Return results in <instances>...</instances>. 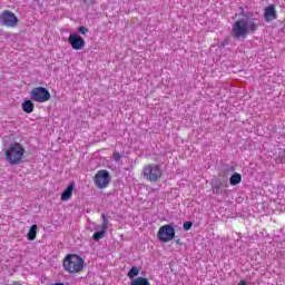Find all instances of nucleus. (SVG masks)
I'll return each mask as SVG.
<instances>
[{
  "instance_id": "nucleus-1",
  "label": "nucleus",
  "mask_w": 285,
  "mask_h": 285,
  "mask_svg": "<svg viewBox=\"0 0 285 285\" xmlns=\"http://www.w3.org/2000/svg\"><path fill=\"white\" fill-rule=\"evenodd\" d=\"M258 28L257 19L248 17L240 18L232 27V37L234 39H246L248 35H255Z\"/></svg>"
},
{
  "instance_id": "nucleus-2",
  "label": "nucleus",
  "mask_w": 285,
  "mask_h": 285,
  "mask_svg": "<svg viewBox=\"0 0 285 285\" xmlns=\"http://www.w3.org/2000/svg\"><path fill=\"white\" fill-rule=\"evenodd\" d=\"M23 155H26V148L19 142L10 144L9 148L4 150V159L12 166L21 164L23 161Z\"/></svg>"
},
{
  "instance_id": "nucleus-3",
  "label": "nucleus",
  "mask_w": 285,
  "mask_h": 285,
  "mask_svg": "<svg viewBox=\"0 0 285 285\" xmlns=\"http://www.w3.org/2000/svg\"><path fill=\"white\" fill-rule=\"evenodd\" d=\"M62 266L66 273L70 275L81 273L83 271V258L77 254H68L62 261Z\"/></svg>"
},
{
  "instance_id": "nucleus-4",
  "label": "nucleus",
  "mask_w": 285,
  "mask_h": 285,
  "mask_svg": "<svg viewBox=\"0 0 285 285\" xmlns=\"http://www.w3.org/2000/svg\"><path fill=\"white\" fill-rule=\"evenodd\" d=\"M30 99L38 104H46V101H50V91L45 87H35L30 91Z\"/></svg>"
},
{
  "instance_id": "nucleus-5",
  "label": "nucleus",
  "mask_w": 285,
  "mask_h": 285,
  "mask_svg": "<svg viewBox=\"0 0 285 285\" xmlns=\"http://www.w3.org/2000/svg\"><path fill=\"white\" fill-rule=\"evenodd\" d=\"M176 230L173 225L167 224L159 227L157 233V238L159 242H163L164 244H168V242H173L175 239Z\"/></svg>"
},
{
  "instance_id": "nucleus-6",
  "label": "nucleus",
  "mask_w": 285,
  "mask_h": 285,
  "mask_svg": "<svg viewBox=\"0 0 285 285\" xmlns=\"http://www.w3.org/2000/svg\"><path fill=\"white\" fill-rule=\"evenodd\" d=\"M19 23V18L10 10H4L0 14V26H6L7 28H17Z\"/></svg>"
},
{
  "instance_id": "nucleus-7",
  "label": "nucleus",
  "mask_w": 285,
  "mask_h": 285,
  "mask_svg": "<svg viewBox=\"0 0 285 285\" xmlns=\"http://www.w3.org/2000/svg\"><path fill=\"white\" fill-rule=\"evenodd\" d=\"M161 167L156 164L146 165L142 169V177L145 179H161Z\"/></svg>"
},
{
  "instance_id": "nucleus-8",
  "label": "nucleus",
  "mask_w": 285,
  "mask_h": 285,
  "mask_svg": "<svg viewBox=\"0 0 285 285\" xmlns=\"http://www.w3.org/2000/svg\"><path fill=\"white\" fill-rule=\"evenodd\" d=\"M68 43L72 50H83L86 48V40L79 33H71L68 38Z\"/></svg>"
},
{
  "instance_id": "nucleus-9",
  "label": "nucleus",
  "mask_w": 285,
  "mask_h": 285,
  "mask_svg": "<svg viewBox=\"0 0 285 285\" xmlns=\"http://www.w3.org/2000/svg\"><path fill=\"white\" fill-rule=\"evenodd\" d=\"M224 188H228V180L215 179L212 181V190L214 195H222Z\"/></svg>"
},
{
  "instance_id": "nucleus-10",
  "label": "nucleus",
  "mask_w": 285,
  "mask_h": 285,
  "mask_svg": "<svg viewBox=\"0 0 285 285\" xmlns=\"http://www.w3.org/2000/svg\"><path fill=\"white\" fill-rule=\"evenodd\" d=\"M264 19L267 23H271V21H275L277 19V11L275 10V6H268L265 9Z\"/></svg>"
},
{
  "instance_id": "nucleus-11",
  "label": "nucleus",
  "mask_w": 285,
  "mask_h": 285,
  "mask_svg": "<svg viewBox=\"0 0 285 285\" xmlns=\"http://www.w3.org/2000/svg\"><path fill=\"white\" fill-rule=\"evenodd\" d=\"M73 190H75V181H71L65 189V193L61 194L60 196L61 202L70 200V198L72 197Z\"/></svg>"
},
{
  "instance_id": "nucleus-12",
  "label": "nucleus",
  "mask_w": 285,
  "mask_h": 285,
  "mask_svg": "<svg viewBox=\"0 0 285 285\" xmlns=\"http://www.w3.org/2000/svg\"><path fill=\"white\" fill-rule=\"evenodd\" d=\"M37 233H39V226L32 225L27 233V239L35 242L37 239Z\"/></svg>"
},
{
  "instance_id": "nucleus-13",
  "label": "nucleus",
  "mask_w": 285,
  "mask_h": 285,
  "mask_svg": "<svg viewBox=\"0 0 285 285\" xmlns=\"http://www.w3.org/2000/svg\"><path fill=\"white\" fill-rule=\"evenodd\" d=\"M22 110L27 112V115L35 112V102H32V100H24L22 102Z\"/></svg>"
},
{
  "instance_id": "nucleus-14",
  "label": "nucleus",
  "mask_w": 285,
  "mask_h": 285,
  "mask_svg": "<svg viewBox=\"0 0 285 285\" xmlns=\"http://www.w3.org/2000/svg\"><path fill=\"white\" fill-rule=\"evenodd\" d=\"M130 285H150V279L142 276H138L131 279Z\"/></svg>"
},
{
  "instance_id": "nucleus-15",
  "label": "nucleus",
  "mask_w": 285,
  "mask_h": 285,
  "mask_svg": "<svg viewBox=\"0 0 285 285\" xmlns=\"http://www.w3.org/2000/svg\"><path fill=\"white\" fill-rule=\"evenodd\" d=\"M94 179H110V173L106 169H100L97 171Z\"/></svg>"
},
{
  "instance_id": "nucleus-16",
  "label": "nucleus",
  "mask_w": 285,
  "mask_h": 285,
  "mask_svg": "<svg viewBox=\"0 0 285 285\" xmlns=\"http://www.w3.org/2000/svg\"><path fill=\"white\" fill-rule=\"evenodd\" d=\"M138 275H139V267L132 266L128 272L127 277H129V279H137Z\"/></svg>"
},
{
  "instance_id": "nucleus-17",
  "label": "nucleus",
  "mask_w": 285,
  "mask_h": 285,
  "mask_svg": "<svg viewBox=\"0 0 285 285\" xmlns=\"http://www.w3.org/2000/svg\"><path fill=\"white\" fill-rule=\"evenodd\" d=\"M95 184L98 188H108V184H110V179H96Z\"/></svg>"
},
{
  "instance_id": "nucleus-18",
  "label": "nucleus",
  "mask_w": 285,
  "mask_h": 285,
  "mask_svg": "<svg viewBox=\"0 0 285 285\" xmlns=\"http://www.w3.org/2000/svg\"><path fill=\"white\" fill-rule=\"evenodd\" d=\"M104 237H106V234L104 232H96L92 235V239L94 242H99V239H104Z\"/></svg>"
},
{
  "instance_id": "nucleus-19",
  "label": "nucleus",
  "mask_w": 285,
  "mask_h": 285,
  "mask_svg": "<svg viewBox=\"0 0 285 285\" xmlns=\"http://www.w3.org/2000/svg\"><path fill=\"white\" fill-rule=\"evenodd\" d=\"M101 219L104 228H108L110 226V220L108 219V216H106V214H101Z\"/></svg>"
},
{
  "instance_id": "nucleus-20",
  "label": "nucleus",
  "mask_w": 285,
  "mask_h": 285,
  "mask_svg": "<svg viewBox=\"0 0 285 285\" xmlns=\"http://www.w3.org/2000/svg\"><path fill=\"white\" fill-rule=\"evenodd\" d=\"M183 228L184 230H190V228H193V222H185Z\"/></svg>"
},
{
  "instance_id": "nucleus-21",
  "label": "nucleus",
  "mask_w": 285,
  "mask_h": 285,
  "mask_svg": "<svg viewBox=\"0 0 285 285\" xmlns=\"http://www.w3.org/2000/svg\"><path fill=\"white\" fill-rule=\"evenodd\" d=\"M90 30L86 27H79L78 28V32H80V35H86L87 32H89Z\"/></svg>"
},
{
  "instance_id": "nucleus-22",
  "label": "nucleus",
  "mask_w": 285,
  "mask_h": 285,
  "mask_svg": "<svg viewBox=\"0 0 285 285\" xmlns=\"http://www.w3.org/2000/svg\"><path fill=\"white\" fill-rule=\"evenodd\" d=\"M229 179H242V174H239V173H234V174L229 177Z\"/></svg>"
},
{
  "instance_id": "nucleus-23",
  "label": "nucleus",
  "mask_w": 285,
  "mask_h": 285,
  "mask_svg": "<svg viewBox=\"0 0 285 285\" xmlns=\"http://www.w3.org/2000/svg\"><path fill=\"white\" fill-rule=\"evenodd\" d=\"M240 183H242V179H230L229 180L230 186H237V184H240Z\"/></svg>"
},
{
  "instance_id": "nucleus-24",
  "label": "nucleus",
  "mask_w": 285,
  "mask_h": 285,
  "mask_svg": "<svg viewBox=\"0 0 285 285\" xmlns=\"http://www.w3.org/2000/svg\"><path fill=\"white\" fill-rule=\"evenodd\" d=\"M121 159V154H119L118 151L114 153V160L115 161H119Z\"/></svg>"
},
{
  "instance_id": "nucleus-25",
  "label": "nucleus",
  "mask_w": 285,
  "mask_h": 285,
  "mask_svg": "<svg viewBox=\"0 0 285 285\" xmlns=\"http://www.w3.org/2000/svg\"><path fill=\"white\" fill-rule=\"evenodd\" d=\"M98 228L100 229L101 233H105L106 234V230H108V228H104V223L98 226Z\"/></svg>"
},
{
  "instance_id": "nucleus-26",
  "label": "nucleus",
  "mask_w": 285,
  "mask_h": 285,
  "mask_svg": "<svg viewBox=\"0 0 285 285\" xmlns=\"http://www.w3.org/2000/svg\"><path fill=\"white\" fill-rule=\"evenodd\" d=\"M238 285H246V281H240Z\"/></svg>"
},
{
  "instance_id": "nucleus-27",
  "label": "nucleus",
  "mask_w": 285,
  "mask_h": 285,
  "mask_svg": "<svg viewBox=\"0 0 285 285\" xmlns=\"http://www.w3.org/2000/svg\"><path fill=\"white\" fill-rule=\"evenodd\" d=\"M229 173H235V167H232V168L229 169Z\"/></svg>"
},
{
  "instance_id": "nucleus-28",
  "label": "nucleus",
  "mask_w": 285,
  "mask_h": 285,
  "mask_svg": "<svg viewBox=\"0 0 285 285\" xmlns=\"http://www.w3.org/2000/svg\"><path fill=\"white\" fill-rule=\"evenodd\" d=\"M176 244L181 245V243H180V240H179V239H177V240H176Z\"/></svg>"
},
{
  "instance_id": "nucleus-29",
  "label": "nucleus",
  "mask_w": 285,
  "mask_h": 285,
  "mask_svg": "<svg viewBox=\"0 0 285 285\" xmlns=\"http://www.w3.org/2000/svg\"><path fill=\"white\" fill-rule=\"evenodd\" d=\"M13 285H21V283H19V282H14V283H13Z\"/></svg>"
}]
</instances>
